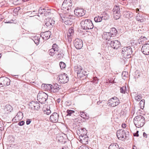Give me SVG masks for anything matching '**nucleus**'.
Instances as JSON below:
<instances>
[{
    "label": "nucleus",
    "instance_id": "nucleus-1",
    "mask_svg": "<svg viewBox=\"0 0 149 149\" xmlns=\"http://www.w3.org/2000/svg\"><path fill=\"white\" fill-rule=\"evenodd\" d=\"M133 121L136 126L137 127H141L144 125L145 120V118L142 116L139 115L135 117Z\"/></svg>",
    "mask_w": 149,
    "mask_h": 149
},
{
    "label": "nucleus",
    "instance_id": "nucleus-2",
    "mask_svg": "<svg viewBox=\"0 0 149 149\" xmlns=\"http://www.w3.org/2000/svg\"><path fill=\"white\" fill-rule=\"evenodd\" d=\"M132 52V48L130 46L125 47L122 49V54L125 58H131Z\"/></svg>",
    "mask_w": 149,
    "mask_h": 149
},
{
    "label": "nucleus",
    "instance_id": "nucleus-3",
    "mask_svg": "<svg viewBox=\"0 0 149 149\" xmlns=\"http://www.w3.org/2000/svg\"><path fill=\"white\" fill-rule=\"evenodd\" d=\"M82 29L85 30L91 29L93 28L92 21L89 19L83 20L80 23Z\"/></svg>",
    "mask_w": 149,
    "mask_h": 149
},
{
    "label": "nucleus",
    "instance_id": "nucleus-4",
    "mask_svg": "<svg viewBox=\"0 0 149 149\" xmlns=\"http://www.w3.org/2000/svg\"><path fill=\"white\" fill-rule=\"evenodd\" d=\"M72 6V2L71 0H64L61 6V9L66 11L70 9Z\"/></svg>",
    "mask_w": 149,
    "mask_h": 149
},
{
    "label": "nucleus",
    "instance_id": "nucleus-5",
    "mask_svg": "<svg viewBox=\"0 0 149 149\" xmlns=\"http://www.w3.org/2000/svg\"><path fill=\"white\" fill-rule=\"evenodd\" d=\"M60 89L59 86L57 84H54V85L47 84V91L53 93L57 92Z\"/></svg>",
    "mask_w": 149,
    "mask_h": 149
},
{
    "label": "nucleus",
    "instance_id": "nucleus-6",
    "mask_svg": "<svg viewBox=\"0 0 149 149\" xmlns=\"http://www.w3.org/2000/svg\"><path fill=\"white\" fill-rule=\"evenodd\" d=\"M10 81L9 79L6 77L0 78V88L6 87L10 85Z\"/></svg>",
    "mask_w": 149,
    "mask_h": 149
},
{
    "label": "nucleus",
    "instance_id": "nucleus-7",
    "mask_svg": "<svg viewBox=\"0 0 149 149\" xmlns=\"http://www.w3.org/2000/svg\"><path fill=\"white\" fill-rule=\"evenodd\" d=\"M120 9L119 6H115L112 10L114 18L116 19H118L120 17Z\"/></svg>",
    "mask_w": 149,
    "mask_h": 149
},
{
    "label": "nucleus",
    "instance_id": "nucleus-8",
    "mask_svg": "<svg viewBox=\"0 0 149 149\" xmlns=\"http://www.w3.org/2000/svg\"><path fill=\"white\" fill-rule=\"evenodd\" d=\"M47 94L44 92L42 91L39 92L37 96V99L39 100V102L41 103L44 104L47 100V99L43 96L46 97Z\"/></svg>",
    "mask_w": 149,
    "mask_h": 149
},
{
    "label": "nucleus",
    "instance_id": "nucleus-9",
    "mask_svg": "<svg viewBox=\"0 0 149 149\" xmlns=\"http://www.w3.org/2000/svg\"><path fill=\"white\" fill-rule=\"evenodd\" d=\"M120 100L116 97L111 98L109 101V105L111 107H115L117 106L120 103Z\"/></svg>",
    "mask_w": 149,
    "mask_h": 149
},
{
    "label": "nucleus",
    "instance_id": "nucleus-10",
    "mask_svg": "<svg viewBox=\"0 0 149 149\" xmlns=\"http://www.w3.org/2000/svg\"><path fill=\"white\" fill-rule=\"evenodd\" d=\"M58 79L60 82L64 84L68 81L69 78L68 75L64 73L59 75L57 77V79Z\"/></svg>",
    "mask_w": 149,
    "mask_h": 149
},
{
    "label": "nucleus",
    "instance_id": "nucleus-11",
    "mask_svg": "<svg viewBox=\"0 0 149 149\" xmlns=\"http://www.w3.org/2000/svg\"><path fill=\"white\" fill-rule=\"evenodd\" d=\"M74 44L75 48L78 49H81L83 45L82 40L78 38H76L74 40Z\"/></svg>",
    "mask_w": 149,
    "mask_h": 149
},
{
    "label": "nucleus",
    "instance_id": "nucleus-12",
    "mask_svg": "<svg viewBox=\"0 0 149 149\" xmlns=\"http://www.w3.org/2000/svg\"><path fill=\"white\" fill-rule=\"evenodd\" d=\"M109 44L111 47L114 49H117L121 45L120 42L116 40L110 41Z\"/></svg>",
    "mask_w": 149,
    "mask_h": 149
},
{
    "label": "nucleus",
    "instance_id": "nucleus-13",
    "mask_svg": "<svg viewBox=\"0 0 149 149\" xmlns=\"http://www.w3.org/2000/svg\"><path fill=\"white\" fill-rule=\"evenodd\" d=\"M29 105L31 109L36 110H38L40 107L39 103L36 101H32L29 103Z\"/></svg>",
    "mask_w": 149,
    "mask_h": 149
},
{
    "label": "nucleus",
    "instance_id": "nucleus-14",
    "mask_svg": "<svg viewBox=\"0 0 149 149\" xmlns=\"http://www.w3.org/2000/svg\"><path fill=\"white\" fill-rule=\"evenodd\" d=\"M85 10L82 8H77L74 10L75 15L78 17H82L85 14Z\"/></svg>",
    "mask_w": 149,
    "mask_h": 149
},
{
    "label": "nucleus",
    "instance_id": "nucleus-15",
    "mask_svg": "<svg viewBox=\"0 0 149 149\" xmlns=\"http://www.w3.org/2000/svg\"><path fill=\"white\" fill-rule=\"evenodd\" d=\"M60 15L61 18L63 22H64V20L68 19H75V17L74 16L71 15L69 13L61 14Z\"/></svg>",
    "mask_w": 149,
    "mask_h": 149
},
{
    "label": "nucleus",
    "instance_id": "nucleus-16",
    "mask_svg": "<svg viewBox=\"0 0 149 149\" xmlns=\"http://www.w3.org/2000/svg\"><path fill=\"white\" fill-rule=\"evenodd\" d=\"M59 117V115L58 113L54 112L50 116V121L53 123H56L58 122Z\"/></svg>",
    "mask_w": 149,
    "mask_h": 149
},
{
    "label": "nucleus",
    "instance_id": "nucleus-17",
    "mask_svg": "<svg viewBox=\"0 0 149 149\" xmlns=\"http://www.w3.org/2000/svg\"><path fill=\"white\" fill-rule=\"evenodd\" d=\"M141 51L144 54H149V44L144 45L141 48Z\"/></svg>",
    "mask_w": 149,
    "mask_h": 149
},
{
    "label": "nucleus",
    "instance_id": "nucleus-18",
    "mask_svg": "<svg viewBox=\"0 0 149 149\" xmlns=\"http://www.w3.org/2000/svg\"><path fill=\"white\" fill-rule=\"evenodd\" d=\"M123 16L124 17L130 19L132 18L134 16L133 13L130 11H125L123 12Z\"/></svg>",
    "mask_w": 149,
    "mask_h": 149
},
{
    "label": "nucleus",
    "instance_id": "nucleus-19",
    "mask_svg": "<svg viewBox=\"0 0 149 149\" xmlns=\"http://www.w3.org/2000/svg\"><path fill=\"white\" fill-rule=\"evenodd\" d=\"M125 133V130L123 129H120L118 130L116 132V135L118 138L120 139L123 140L122 138H123V135Z\"/></svg>",
    "mask_w": 149,
    "mask_h": 149
},
{
    "label": "nucleus",
    "instance_id": "nucleus-20",
    "mask_svg": "<svg viewBox=\"0 0 149 149\" xmlns=\"http://www.w3.org/2000/svg\"><path fill=\"white\" fill-rule=\"evenodd\" d=\"M112 36H110V34L109 32H104L103 35H102V37L104 39L108 40L109 41L111 40V38Z\"/></svg>",
    "mask_w": 149,
    "mask_h": 149
},
{
    "label": "nucleus",
    "instance_id": "nucleus-21",
    "mask_svg": "<svg viewBox=\"0 0 149 149\" xmlns=\"http://www.w3.org/2000/svg\"><path fill=\"white\" fill-rule=\"evenodd\" d=\"M117 31L115 28H112L111 29L110 32H109L110 34V36L113 37H115L117 34Z\"/></svg>",
    "mask_w": 149,
    "mask_h": 149
},
{
    "label": "nucleus",
    "instance_id": "nucleus-22",
    "mask_svg": "<svg viewBox=\"0 0 149 149\" xmlns=\"http://www.w3.org/2000/svg\"><path fill=\"white\" fill-rule=\"evenodd\" d=\"M82 69L80 65L75 66L74 67V70L75 73H77L78 76L80 73L82 71Z\"/></svg>",
    "mask_w": 149,
    "mask_h": 149
},
{
    "label": "nucleus",
    "instance_id": "nucleus-23",
    "mask_svg": "<svg viewBox=\"0 0 149 149\" xmlns=\"http://www.w3.org/2000/svg\"><path fill=\"white\" fill-rule=\"evenodd\" d=\"M13 109L12 107L9 104L6 105L4 108L5 111L7 113L11 112Z\"/></svg>",
    "mask_w": 149,
    "mask_h": 149
},
{
    "label": "nucleus",
    "instance_id": "nucleus-24",
    "mask_svg": "<svg viewBox=\"0 0 149 149\" xmlns=\"http://www.w3.org/2000/svg\"><path fill=\"white\" fill-rule=\"evenodd\" d=\"M53 9H49L47 7V16H49L48 17H47V18H52L54 16L53 13Z\"/></svg>",
    "mask_w": 149,
    "mask_h": 149
},
{
    "label": "nucleus",
    "instance_id": "nucleus-25",
    "mask_svg": "<svg viewBox=\"0 0 149 149\" xmlns=\"http://www.w3.org/2000/svg\"><path fill=\"white\" fill-rule=\"evenodd\" d=\"M109 149H119V147L117 143H112L109 146Z\"/></svg>",
    "mask_w": 149,
    "mask_h": 149
},
{
    "label": "nucleus",
    "instance_id": "nucleus-26",
    "mask_svg": "<svg viewBox=\"0 0 149 149\" xmlns=\"http://www.w3.org/2000/svg\"><path fill=\"white\" fill-rule=\"evenodd\" d=\"M136 19L140 22H142L144 21V19L141 14H138L136 17Z\"/></svg>",
    "mask_w": 149,
    "mask_h": 149
},
{
    "label": "nucleus",
    "instance_id": "nucleus-27",
    "mask_svg": "<svg viewBox=\"0 0 149 149\" xmlns=\"http://www.w3.org/2000/svg\"><path fill=\"white\" fill-rule=\"evenodd\" d=\"M87 72H86L82 70V71H81V72L80 73L78 76L81 77L85 76V78H86V77H87Z\"/></svg>",
    "mask_w": 149,
    "mask_h": 149
},
{
    "label": "nucleus",
    "instance_id": "nucleus-28",
    "mask_svg": "<svg viewBox=\"0 0 149 149\" xmlns=\"http://www.w3.org/2000/svg\"><path fill=\"white\" fill-rule=\"evenodd\" d=\"M49 20L48 21H47V24H48V26L49 25H50L51 26H54L55 23V21L53 20L52 19H51V18H49L48 19Z\"/></svg>",
    "mask_w": 149,
    "mask_h": 149
},
{
    "label": "nucleus",
    "instance_id": "nucleus-29",
    "mask_svg": "<svg viewBox=\"0 0 149 149\" xmlns=\"http://www.w3.org/2000/svg\"><path fill=\"white\" fill-rule=\"evenodd\" d=\"M101 16L102 19H104V20H108L109 18V15L106 13H104V14Z\"/></svg>",
    "mask_w": 149,
    "mask_h": 149
},
{
    "label": "nucleus",
    "instance_id": "nucleus-30",
    "mask_svg": "<svg viewBox=\"0 0 149 149\" xmlns=\"http://www.w3.org/2000/svg\"><path fill=\"white\" fill-rule=\"evenodd\" d=\"M94 20L95 22H99L102 21L103 19L102 16H97L94 18Z\"/></svg>",
    "mask_w": 149,
    "mask_h": 149
},
{
    "label": "nucleus",
    "instance_id": "nucleus-31",
    "mask_svg": "<svg viewBox=\"0 0 149 149\" xmlns=\"http://www.w3.org/2000/svg\"><path fill=\"white\" fill-rule=\"evenodd\" d=\"M57 52L54 50V49H52V48L50 49L48 51L49 54L51 56H53L54 54H56Z\"/></svg>",
    "mask_w": 149,
    "mask_h": 149
},
{
    "label": "nucleus",
    "instance_id": "nucleus-32",
    "mask_svg": "<svg viewBox=\"0 0 149 149\" xmlns=\"http://www.w3.org/2000/svg\"><path fill=\"white\" fill-rule=\"evenodd\" d=\"M129 132L127 131L126 130H125V133L123 135V138H122V139H128L129 138Z\"/></svg>",
    "mask_w": 149,
    "mask_h": 149
},
{
    "label": "nucleus",
    "instance_id": "nucleus-33",
    "mask_svg": "<svg viewBox=\"0 0 149 149\" xmlns=\"http://www.w3.org/2000/svg\"><path fill=\"white\" fill-rule=\"evenodd\" d=\"M79 131L81 134H80L83 135H86V129L84 128H80L79 130Z\"/></svg>",
    "mask_w": 149,
    "mask_h": 149
},
{
    "label": "nucleus",
    "instance_id": "nucleus-34",
    "mask_svg": "<svg viewBox=\"0 0 149 149\" xmlns=\"http://www.w3.org/2000/svg\"><path fill=\"white\" fill-rule=\"evenodd\" d=\"M47 32H45L43 33H41L40 34V37L42 38L43 40H47Z\"/></svg>",
    "mask_w": 149,
    "mask_h": 149
},
{
    "label": "nucleus",
    "instance_id": "nucleus-35",
    "mask_svg": "<svg viewBox=\"0 0 149 149\" xmlns=\"http://www.w3.org/2000/svg\"><path fill=\"white\" fill-rule=\"evenodd\" d=\"M88 136H87L86 135H85L84 139L82 142V143L86 144H88Z\"/></svg>",
    "mask_w": 149,
    "mask_h": 149
},
{
    "label": "nucleus",
    "instance_id": "nucleus-36",
    "mask_svg": "<svg viewBox=\"0 0 149 149\" xmlns=\"http://www.w3.org/2000/svg\"><path fill=\"white\" fill-rule=\"evenodd\" d=\"M66 25H71L72 24V21L70 19H68L64 21Z\"/></svg>",
    "mask_w": 149,
    "mask_h": 149
},
{
    "label": "nucleus",
    "instance_id": "nucleus-37",
    "mask_svg": "<svg viewBox=\"0 0 149 149\" xmlns=\"http://www.w3.org/2000/svg\"><path fill=\"white\" fill-rule=\"evenodd\" d=\"M56 54H57L58 57V58L59 59H61L63 58L64 54L62 52H58L56 53Z\"/></svg>",
    "mask_w": 149,
    "mask_h": 149
},
{
    "label": "nucleus",
    "instance_id": "nucleus-38",
    "mask_svg": "<svg viewBox=\"0 0 149 149\" xmlns=\"http://www.w3.org/2000/svg\"><path fill=\"white\" fill-rule=\"evenodd\" d=\"M59 65L61 69L65 68L66 66L65 64L63 62H60L59 63Z\"/></svg>",
    "mask_w": 149,
    "mask_h": 149
},
{
    "label": "nucleus",
    "instance_id": "nucleus-39",
    "mask_svg": "<svg viewBox=\"0 0 149 149\" xmlns=\"http://www.w3.org/2000/svg\"><path fill=\"white\" fill-rule=\"evenodd\" d=\"M126 90V86H123L120 89V92L122 93H125Z\"/></svg>",
    "mask_w": 149,
    "mask_h": 149
},
{
    "label": "nucleus",
    "instance_id": "nucleus-40",
    "mask_svg": "<svg viewBox=\"0 0 149 149\" xmlns=\"http://www.w3.org/2000/svg\"><path fill=\"white\" fill-rule=\"evenodd\" d=\"M52 49H54V50L57 52L59 50L58 46L56 44H54L52 46Z\"/></svg>",
    "mask_w": 149,
    "mask_h": 149
},
{
    "label": "nucleus",
    "instance_id": "nucleus-41",
    "mask_svg": "<svg viewBox=\"0 0 149 149\" xmlns=\"http://www.w3.org/2000/svg\"><path fill=\"white\" fill-rule=\"evenodd\" d=\"M45 8H43L42 9H39V12L41 15H42L44 14V15L45 16H46V13L45 12Z\"/></svg>",
    "mask_w": 149,
    "mask_h": 149
},
{
    "label": "nucleus",
    "instance_id": "nucleus-42",
    "mask_svg": "<svg viewBox=\"0 0 149 149\" xmlns=\"http://www.w3.org/2000/svg\"><path fill=\"white\" fill-rule=\"evenodd\" d=\"M67 114L66 115L67 116H70L72 114L74 113V111L72 110H68L67 111Z\"/></svg>",
    "mask_w": 149,
    "mask_h": 149
},
{
    "label": "nucleus",
    "instance_id": "nucleus-43",
    "mask_svg": "<svg viewBox=\"0 0 149 149\" xmlns=\"http://www.w3.org/2000/svg\"><path fill=\"white\" fill-rule=\"evenodd\" d=\"M68 33L72 34V35L74 33V28L72 27H71L68 30Z\"/></svg>",
    "mask_w": 149,
    "mask_h": 149
},
{
    "label": "nucleus",
    "instance_id": "nucleus-44",
    "mask_svg": "<svg viewBox=\"0 0 149 149\" xmlns=\"http://www.w3.org/2000/svg\"><path fill=\"white\" fill-rule=\"evenodd\" d=\"M141 95H139L136 97L135 99L136 100L139 101L141 99Z\"/></svg>",
    "mask_w": 149,
    "mask_h": 149
},
{
    "label": "nucleus",
    "instance_id": "nucleus-45",
    "mask_svg": "<svg viewBox=\"0 0 149 149\" xmlns=\"http://www.w3.org/2000/svg\"><path fill=\"white\" fill-rule=\"evenodd\" d=\"M43 111H44V113L45 114H47V105L45 104L43 108Z\"/></svg>",
    "mask_w": 149,
    "mask_h": 149
},
{
    "label": "nucleus",
    "instance_id": "nucleus-46",
    "mask_svg": "<svg viewBox=\"0 0 149 149\" xmlns=\"http://www.w3.org/2000/svg\"><path fill=\"white\" fill-rule=\"evenodd\" d=\"M85 135H83L82 134H80L79 136V138L80 139V141L82 142L83 140L84 137Z\"/></svg>",
    "mask_w": 149,
    "mask_h": 149
},
{
    "label": "nucleus",
    "instance_id": "nucleus-47",
    "mask_svg": "<svg viewBox=\"0 0 149 149\" xmlns=\"http://www.w3.org/2000/svg\"><path fill=\"white\" fill-rule=\"evenodd\" d=\"M79 149H89V148L87 146H80Z\"/></svg>",
    "mask_w": 149,
    "mask_h": 149
},
{
    "label": "nucleus",
    "instance_id": "nucleus-48",
    "mask_svg": "<svg viewBox=\"0 0 149 149\" xmlns=\"http://www.w3.org/2000/svg\"><path fill=\"white\" fill-rule=\"evenodd\" d=\"M24 121H21L19 122L18 123V125L19 126H22L24 125Z\"/></svg>",
    "mask_w": 149,
    "mask_h": 149
},
{
    "label": "nucleus",
    "instance_id": "nucleus-49",
    "mask_svg": "<svg viewBox=\"0 0 149 149\" xmlns=\"http://www.w3.org/2000/svg\"><path fill=\"white\" fill-rule=\"evenodd\" d=\"M80 114L81 115V117L82 118H84L85 112L83 111L82 112H80Z\"/></svg>",
    "mask_w": 149,
    "mask_h": 149
},
{
    "label": "nucleus",
    "instance_id": "nucleus-50",
    "mask_svg": "<svg viewBox=\"0 0 149 149\" xmlns=\"http://www.w3.org/2000/svg\"><path fill=\"white\" fill-rule=\"evenodd\" d=\"M72 35H72V34H70V33H67V37L68 39H69H69H71V36Z\"/></svg>",
    "mask_w": 149,
    "mask_h": 149
},
{
    "label": "nucleus",
    "instance_id": "nucleus-51",
    "mask_svg": "<svg viewBox=\"0 0 149 149\" xmlns=\"http://www.w3.org/2000/svg\"><path fill=\"white\" fill-rule=\"evenodd\" d=\"M16 118H17L16 116L15 117H14V118L12 119L13 121L14 122H17L19 120V119H16Z\"/></svg>",
    "mask_w": 149,
    "mask_h": 149
},
{
    "label": "nucleus",
    "instance_id": "nucleus-52",
    "mask_svg": "<svg viewBox=\"0 0 149 149\" xmlns=\"http://www.w3.org/2000/svg\"><path fill=\"white\" fill-rule=\"evenodd\" d=\"M145 103V100L144 99H142L141 100L140 102L139 103V104L140 105L142 104V105H144Z\"/></svg>",
    "mask_w": 149,
    "mask_h": 149
},
{
    "label": "nucleus",
    "instance_id": "nucleus-53",
    "mask_svg": "<svg viewBox=\"0 0 149 149\" xmlns=\"http://www.w3.org/2000/svg\"><path fill=\"white\" fill-rule=\"evenodd\" d=\"M98 80V79L97 77H95L94 78L93 82L95 83H97Z\"/></svg>",
    "mask_w": 149,
    "mask_h": 149
},
{
    "label": "nucleus",
    "instance_id": "nucleus-54",
    "mask_svg": "<svg viewBox=\"0 0 149 149\" xmlns=\"http://www.w3.org/2000/svg\"><path fill=\"white\" fill-rule=\"evenodd\" d=\"M139 131H136V133H134L133 134V136H136L138 137L139 136V134H138Z\"/></svg>",
    "mask_w": 149,
    "mask_h": 149
},
{
    "label": "nucleus",
    "instance_id": "nucleus-55",
    "mask_svg": "<svg viewBox=\"0 0 149 149\" xmlns=\"http://www.w3.org/2000/svg\"><path fill=\"white\" fill-rule=\"evenodd\" d=\"M47 35H48V36H49V37L48 38H47V40L51 36V32L50 31H47Z\"/></svg>",
    "mask_w": 149,
    "mask_h": 149
},
{
    "label": "nucleus",
    "instance_id": "nucleus-56",
    "mask_svg": "<svg viewBox=\"0 0 149 149\" xmlns=\"http://www.w3.org/2000/svg\"><path fill=\"white\" fill-rule=\"evenodd\" d=\"M31 122V120L30 119H28L26 121V124L27 125H29Z\"/></svg>",
    "mask_w": 149,
    "mask_h": 149
},
{
    "label": "nucleus",
    "instance_id": "nucleus-57",
    "mask_svg": "<svg viewBox=\"0 0 149 149\" xmlns=\"http://www.w3.org/2000/svg\"><path fill=\"white\" fill-rule=\"evenodd\" d=\"M46 84H42L41 85V88L42 89H45L46 86Z\"/></svg>",
    "mask_w": 149,
    "mask_h": 149
},
{
    "label": "nucleus",
    "instance_id": "nucleus-58",
    "mask_svg": "<svg viewBox=\"0 0 149 149\" xmlns=\"http://www.w3.org/2000/svg\"><path fill=\"white\" fill-rule=\"evenodd\" d=\"M3 129V125L0 122V130H2Z\"/></svg>",
    "mask_w": 149,
    "mask_h": 149
},
{
    "label": "nucleus",
    "instance_id": "nucleus-59",
    "mask_svg": "<svg viewBox=\"0 0 149 149\" xmlns=\"http://www.w3.org/2000/svg\"><path fill=\"white\" fill-rule=\"evenodd\" d=\"M34 40H37L40 41V37L35 36L34 38Z\"/></svg>",
    "mask_w": 149,
    "mask_h": 149
},
{
    "label": "nucleus",
    "instance_id": "nucleus-60",
    "mask_svg": "<svg viewBox=\"0 0 149 149\" xmlns=\"http://www.w3.org/2000/svg\"><path fill=\"white\" fill-rule=\"evenodd\" d=\"M89 117L88 115V114L86 113H85L84 118L88 119Z\"/></svg>",
    "mask_w": 149,
    "mask_h": 149
},
{
    "label": "nucleus",
    "instance_id": "nucleus-61",
    "mask_svg": "<svg viewBox=\"0 0 149 149\" xmlns=\"http://www.w3.org/2000/svg\"><path fill=\"white\" fill-rule=\"evenodd\" d=\"M34 40V41L35 43V44H36V45H38L39 44L40 41L37 40Z\"/></svg>",
    "mask_w": 149,
    "mask_h": 149
},
{
    "label": "nucleus",
    "instance_id": "nucleus-62",
    "mask_svg": "<svg viewBox=\"0 0 149 149\" xmlns=\"http://www.w3.org/2000/svg\"><path fill=\"white\" fill-rule=\"evenodd\" d=\"M51 112V111L49 109H48L47 108V115L50 114Z\"/></svg>",
    "mask_w": 149,
    "mask_h": 149
},
{
    "label": "nucleus",
    "instance_id": "nucleus-63",
    "mask_svg": "<svg viewBox=\"0 0 149 149\" xmlns=\"http://www.w3.org/2000/svg\"><path fill=\"white\" fill-rule=\"evenodd\" d=\"M126 124L125 123H123L122 125V127L123 128H125L126 127Z\"/></svg>",
    "mask_w": 149,
    "mask_h": 149
},
{
    "label": "nucleus",
    "instance_id": "nucleus-64",
    "mask_svg": "<svg viewBox=\"0 0 149 149\" xmlns=\"http://www.w3.org/2000/svg\"><path fill=\"white\" fill-rule=\"evenodd\" d=\"M143 135L144 137H145L146 138H147V134L145 132H144L143 133Z\"/></svg>",
    "mask_w": 149,
    "mask_h": 149
}]
</instances>
